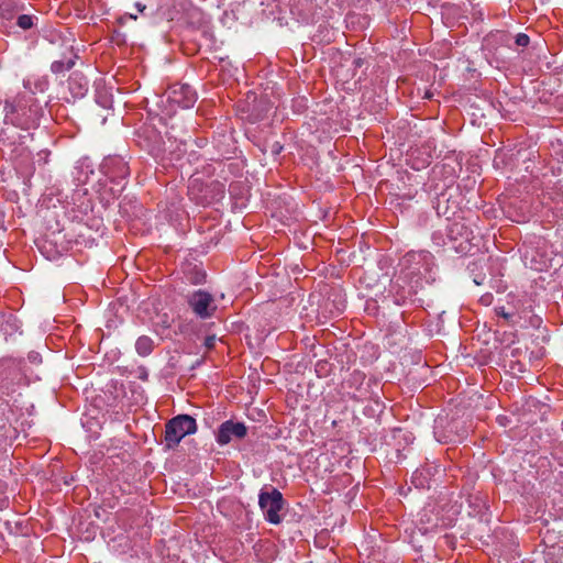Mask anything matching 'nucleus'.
I'll use <instances>...</instances> for the list:
<instances>
[{
	"instance_id": "nucleus-11",
	"label": "nucleus",
	"mask_w": 563,
	"mask_h": 563,
	"mask_svg": "<svg viewBox=\"0 0 563 563\" xmlns=\"http://www.w3.org/2000/svg\"><path fill=\"white\" fill-rule=\"evenodd\" d=\"M34 16L32 15H27V14H22L18 18V25L23 29V30H27V29H31L34 24Z\"/></svg>"
},
{
	"instance_id": "nucleus-14",
	"label": "nucleus",
	"mask_w": 563,
	"mask_h": 563,
	"mask_svg": "<svg viewBox=\"0 0 563 563\" xmlns=\"http://www.w3.org/2000/svg\"><path fill=\"white\" fill-rule=\"evenodd\" d=\"M214 344H216L214 335H210L205 339L203 345L206 346V349L210 350L214 346Z\"/></svg>"
},
{
	"instance_id": "nucleus-21",
	"label": "nucleus",
	"mask_w": 563,
	"mask_h": 563,
	"mask_svg": "<svg viewBox=\"0 0 563 563\" xmlns=\"http://www.w3.org/2000/svg\"><path fill=\"white\" fill-rule=\"evenodd\" d=\"M29 358L36 360V356L29 355Z\"/></svg>"
},
{
	"instance_id": "nucleus-1",
	"label": "nucleus",
	"mask_w": 563,
	"mask_h": 563,
	"mask_svg": "<svg viewBox=\"0 0 563 563\" xmlns=\"http://www.w3.org/2000/svg\"><path fill=\"white\" fill-rule=\"evenodd\" d=\"M38 120L40 107L35 103L33 97H22L15 103L5 106V123L29 130L37 126Z\"/></svg>"
},
{
	"instance_id": "nucleus-8",
	"label": "nucleus",
	"mask_w": 563,
	"mask_h": 563,
	"mask_svg": "<svg viewBox=\"0 0 563 563\" xmlns=\"http://www.w3.org/2000/svg\"><path fill=\"white\" fill-rule=\"evenodd\" d=\"M154 346V342L150 336L142 335L136 340L135 349L139 355L147 356L151 354Z\"/></svg>"
},
{
	"instance_id": "nucleus-18",
	"label": "nucleus",
	"mask_w": 563,
	"mask_h": 563,
	"mask_svg": "<svg viewBox=\"0 0 563 563\" xmlns=\"http://www.w3.org/2000/svg\"><path fill=\"white\" fill-rule=\"evenodd\" d=\"M282 147L280 146H277V147H274L273 152L275 154H278L280 152Z\"/></svg>"
},
{
	"instance_id": "nucleus-19",
	"label": "nucleus",
	"mask_w": 563,
	"mask_h": 563,
	"mask_svg": "<svg viewBox=\"0 0 563 563\" xmlns=\"http://www.w3.org/2000/svg\"><path fill=\"white\" fill-rule=\"evenodd\" d=\"M29 358L36 360V356L29 355Z\"/></svg>"
},
{
	"instance_id": "nucleus-5",
	"label": "nucleus",
	"mask_w": 563,
	"mask_h": 563,
	"mask_svg": "<svg viewBox=\"0 0 563 563\" xmlns=\"http://www.w3.org/2000/svg\"><path fill=\"white\" fill-rule=\"evenodd\" d=\"M167 100L183 109L194 107L197 101L196 91L187 84H175L166 92Z\"/></svg>"
},
{
	"instance_id": "nucleus-17",
	"label": "nucleus",
	"mask_w": 563,
	"mask_h": 563,
	"mask_svg": "<svg viewBox=\"0 0 563 563\" xmlns=\"http://www.w3.org/2000/svg\"><path fill=\"white\" fill-rule=\"evenodd\" d=\"M136 8L140 12H142L144 9H145V5L141 4V3H136Z\"/></svg>"
},
{
	"instance_id": "nucleus-3",
	"label": "nucleus",
	"mask_w": 563,
	"mask_h": 563,
	"mask_svg": "<svg viewBox=\"0 0 563 563\" xmlns=\"http://www.w3.org/2000/svg\"><path fill=\"white\" fill-rule=\"evenodd\" d=\"M258 505L267 521L273 525H278L282 521L279 511L284 507V498L278 489L272 488L271 492L262 490L258 496Z\"/></svg>"
},
{
	"instance_id": "nucleus-9",
	"label": "nucleus",
	"mask_w": 563,
	"mask_h": 563,
	"mask_svg": "<svg viewBox=\"0 0 563 563\" xmlns=\"http://www.w3.org/2000/svg\"><path fill=\"white\" fill-rule=\"evenodd\" d=\"M74 65H75V56L69 57L67 59L55 60L52 64L51 69L55 74H62L66 70H69Z\"/></svg>"
},
{
	"instance_id": "nucleus-15",
	"label": "nucleus",
	"mask_w": 563,
	"mask_h": 563,
	"mask_svg": "<svg viewBox=\"0 0 563 563\" xmlns=\"http://www.w3.org/2000/svg\"><path fill=\"white\" fill-rule=\"evenodd\" d=\"M511 311H519L521 313V318H523L527 313V309L520 308L519 305H516Z\"/></svg>"
},
{
	"instance_id": "nucleus-6",
	"label": "nucleus",
	"mask_w": 563,
	"mask_h": 563,
	"mask_svg": "<svg viewBox=\"0 0 563 563\" xmlns=\"http://www.w3.org/2000/svg\"><path fill=\"white\" fill-rule=\"evenodd\" d=\"M247 433V428L242 422L228 420L223 422L217 433V441L221 445L228 444L233 438L243 439Z\"/></svg>"
},
{
	"instance_id": "nucleus-2",
	"label": "nucleus",
	"mask_w": 563,
	"mask_h": 563,
	"mask_svg": "<svg viewBox=\"0 0 563 563\" xmlns=\"http://www.w3.org/2000/svg\"><path fill=\"white\" fill-rule=\"evenodd\" d=\"M197 431L196 420L188 415H178L170 419L165 427V443L167 449L176 448L180 441Z\"/></svg>"
},
{
	"instance_id": "nucleus-7",
	"label": "nucleus",
	"mask_w": 563,
	"mask_h": 563,
	"mask_svg": "<svg viewBox=\"0 0 563 563\" xmlns=\"http://www.w3.org/2000/svg\"><path fill=\"white\" fill-rule=\"evenodd\" d=\"M431 260V254L427 251L409 252L402 260L400 265L408 269L410 275L419 274L422 266H427Z\"/></svg>"
},
{
	"instance_id": "nucleus-4",
	"label": "nucleus",
	"mask_w": 563,
	"mask_h": 563,
	"mask_svg": "<svg viewBox=\"0 0 563 563\" xmlns=\"http://www.w3.org/2000/svg\"><path fill=\"white\" fill-rule=\"evenodd\" d=\"M188 303L192 311L201 319H207L213 316L217 310L213 297L206 291L197 290L188 298Z\"/></svg>"
},
{
	"instance_id": "nucleus-12",
	"label": "nucleus",
	"mask_w": 563,
	"mask_h": 563,
	"mask_svg": "<svg viewBox=\"0 0 563 563\" xmlns=\"http://www.w3.org/2000/svg\"><path fill=\"white\" fill-rule=\"evenodd\" d=\"M88 90V81L82 77L79 78L78 89L75 92L77 96H84Z\"/></svg>"
},
{
	"instance_id": "nucleus-20",
	"label": "nucleus",
	"mask_w": 563,
	"mask_h": 563,
	"mask_svg": "<svg viewBox=\"0 0 563 563\" xmlns=\"http://www.w3.org/2000/svg\"><path fill=\"white\" fill-rule=\"evenodd\" d=\"M29 358L36 360V356L29 355Z\"/></svg>"
},
{
	"instance_id": "nucleus-10",
	"label": "nucleus",
	"mask_w": 563,
	"mask_h": 563,
	"mask_svg": "<svg viewBox=\"0 0 563 563\" xmlns=\"http://www.w3.org/2000/svg\"><path fill=\"white\" fill-rule=\"evenodd\" d=\"M496 312L498 316L503 317L504 319L512 323H517V320H515V318L521 319V313L519 311L507 310L506 307L504 306L497 307Z\"/></svg>"
},
{
	"instance_id": "nucleus-13",
	"label": "nucleus",
	"mask_w": 563,
	"mask_h": 563,
	"mask_svg": "<svg viewBox=\"0 0 563 563\" xmlns=\"http://www.w3.org/2000/svg\"><path fill=\"white\" fill-rule=\"evenodd\" d=\"M529 42H530V38L527 34H525V33L517 34L516 44L518 46H527L529 44Z\"/></svg>"
},
{
	"instance_id": "nucleus-16",
	"label": "nucleus",
	"mask_w": 563,
	"mask_h": 563,
	"mask_svg": "<svg viewBox=\"0 0 563 563\" xmlns=\"http://www.w3.org/2000/svg\"><path fill=\"white\" fill-rule=\"evenodd\" d=\"M77 77H79V75L78 74H74V77H71L70 81H69V88L73 91L75 90L74 85L77 82Z\"/></svg>"
}]
</instances>
